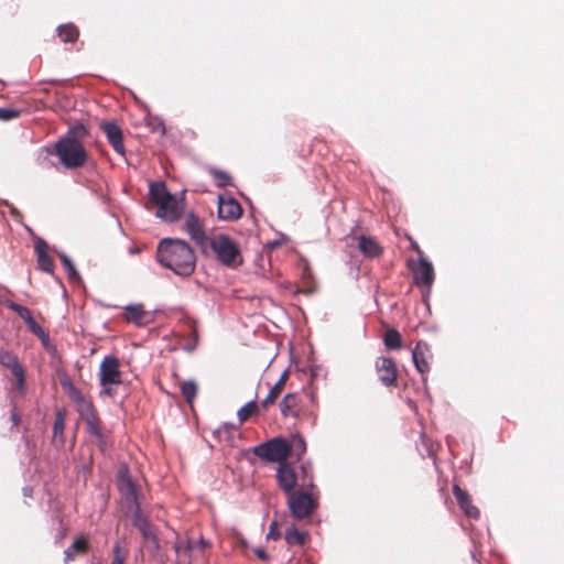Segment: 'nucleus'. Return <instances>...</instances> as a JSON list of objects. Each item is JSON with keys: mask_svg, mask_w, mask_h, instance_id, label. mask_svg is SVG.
Here are the masks:
<instances>
[{"mask_svg": "<svg viewBox=\"0 0 564 564\" xmlns=\"http://www.w3.org/2000/svg\"><path fill=\"white\" fill-rule=\"evenodd\" d=\"M160 264L181 276H189L196 267V256L191 246L175 238H163L156 249Z\"/></svg>", "mask_w": 564, "mask_h": 564, "instance_id": "f257e3e1", "label": "nucleus"}, {"mask_svg": "<svg viewBox=\"0 0 564 564\" xmlns=\"http://www.w3.org/2000/svg\"><path fill=\"white\" fill-rule=\"evenodd\" d=\"M88 134V129L82 123L70 127L67 133L55 142L50 154L57 156L65 169L83 167L88 161L83 140Z\"/></svg>", "mask_w": 564, "mask_h": 564, "instance_id": "f03ea898", "label": "nucleus"}, {"mask_svg": "<svg viewBox=\"0 0 564 564\" xmlns=\"http://www.w3.org/2000/svg\"><path fill=\"white\" fill-rule=\"evenodd\" d=\"M61 384L69 399L76 404L79 416L85 422L87 433L96 438L98 448L105 452L108 446L107 435L102 430V422L91 400L87 399L68 377L61 379Z\"/></svg>", "mask_w": 564, "mask_h": 564, "instance_id": "7ed1b4c3", "label": "nucleus"}, {"mask_svg": "<svg viewBox=\"0 0 564 564\" xmlns=\"http://www.w3.org/2000/svg\"><path fill=\"white\" fill-rule=\"evenodd\" d=\"M276 480L279 487L286 495L295 491L296 487L302 490L315 488L313 467L310 463L302 464L300 466V473L288 462L279 465Z\"/></svg>", "mask_w": 564, "mask_h": 564, "instance_id": "20e7f679", "label": "nucleus"}, {"mask_svg": "<svg viewBox=\"0 0 564 564\" xmlns=\"http://www.w3.org/2000/svg\"><path fill=\"white\" fill-rule=\"evenodd\" d=\"M149 199L158 208L156 217L171 223L181 217L183 207L176 197L167 191L163 182L150 184Z\"/></svg>", "mask_w": 564, "mask_h": 564, "instance_id": "39448f33", "label": "nucleus"}, {"mask_svg": "<svg viewBox=\"0 0 564 564\" xmlns=\"http://www.w3.org/2000/svg\"><path fill=\"white\" fill-rule=\"evenodd\" d=\"M210 248L216 259L227 268H238L242 264L243 258L239 246L226 235L215 236L210 242Z\"/></svg>", "mask_w": 564, "mask_h": 564, "instance_id": "423d86ee", "label": "nucleus"}, {"mask_svg": "<svg viewBox=\"0 0 564 564\" xmlns=\"http://www.w3.org/2000/svg\"><path fill=\"white\" fill-rule=\"evenodd\" d=\"M313 490L314 488L299 489L288 494V506L293 518L303 520L314 512L317 507V497L314 496Z\"/></svg>", "mask_w": 564, "mask_h": 564, "instance_id": "0eeeda50", "label": "nucleus"}, {"mask_svg": "<svg viewBox=\"0 0 564 564\" xmlns=\"http://www.w3.org/2000/svg\"><path fill=\"white\" fill-rule=\"evenodd\" d=\"M252 453L264 462L278 463L281 465L285 463L290 456V448L288 440L283 437H274L254 446L252 448Z\"/></svg>", "mask_w": 564, "mask_h": 564, "instance_id": "6e6552de", "label": "nucleus"}, {"mask_svg": "<svg viewBox=\"0 0 564 564\" xmlns=\"http://www.w3.org/2000/svg\"><path fill=\"white\" fill-rule=\"evenodd\" d=\"M99 381L104 388L102 393L109 397L113 395L112 386L122 383V373L120 371V361L115 356H106L100 364Z\"/></svg>", "mask_w": 564, "mask_h": 564, "instance_id": "1a4fd4ad", "label": "nucleus"}, {"mask_svg": "<svg viewBox=\"0 0 564 564\" xmlns=\"http://www.w3.org/2000/svg\"><path fill=\"white\" fill-rule=\"evenodd\" d=\"M409 268L412 271L414 283L419 286L430 289L434 282V269L432 263L421 257L419 262L410 261Z\"/></svg>", "mask_w": 564, "mask_h": 564, "instance_id": "9d476101", "label": "nucleus"}, {"mask_svg": "<svg viewBox=\"0 0 564 564\" xmlns=\"http://www.w3.org/2000/svg\"><path fill=\"white\" fill-rule=\"evenodd\" d=\"M376 372L380 382L386 387H395L398 382V367L390 357H378L375 362Z\"/></svg>", "mask_w": 564, "mask_h": 564, "instance_id": "9b49d317", "label": "nucleus"}, {"mask_svg": "<svg viewBox=\"0 0 564 564\" xmlns=\"http://www.w3.org/2000/svg\"><path fill=\"white\" fill-rule=\"evenodd\" d=\"M433 358L431 347L427 343L419 340L412 351V359L416 370L425 376L430 371V362ZM425 381V377H423Z\"/></svg>", "mask_w": 564, "mask_h": 564, "instance_id": "f8f14e48", "label": "nucleus"}, {"mask_svg": "<svg viewBox=\"0 0 564 564\" xmlns=\"http://www.w3.org/2000/svg\"><path fill=\"white\" fill-rule=\"evenodd\" d=\"M100 129L106 134L109 144L121 156H126V148L123 144V132L121 128L112 121H104Z\"/></svg>", "mask_w": 564, "mask_h": 564, "instance_id": "ddd939ff", "label": "nucleus"}, {"mask_svg": "<svg viewBox=\"0 0 564 564\" xmlns=\"http://www.w3.org/2000/svg\"><path fill=\"white\" fill-rule=\"evenodd\" d=\"M242 215V207L232 197H218V216L220 219L232 221L237 220Z\"/></svg>", "mask_w": 564, "mask_h": 564, "instance_id": "4468645a", "label": "nucleus"}, {"mask_svg": "<svg viewBox=\"0 0 564 564\" xmlns=\"http://www.w3.org/2000/svg\"><path fill=\"white\" fill-rule=\"evenodd\" d=\"M184 227L186 232L197 245L204 246L206 243L207 236L203 223L194 213L186 215Z\"/></svg>", "mask_w": 564, "mask_h": 564, "instance_id": "2eb2a0df", "label": "nucleus"}, {"mask_svg": "<svg viewBox=\"0 0 564 564\" xmlns=\"http://www.w3.org/2000/svg\"><path fill=\"white\" fill-rule=\"evenodd\" d=\"M117 485L120 494L127 499L134 501L137 499V488L133 482L129 469L126 465H122L117 474Z\"/></svg>", "mask_w": 564, "mask_h": 564, "instance_id": "dca6fc26", "label": "nucleus"}, {"mask_svg": "<svg viewBox=\"0 0 564 564\" xmlns=\"http://www.w3.org/2000/svg\"><path fill=\"white\" fill-rule=\"evenodd\" d=\"M453 494L458 506L468 518L477 519L479 517L480 511L473 505L471 497L467 491L463 490L458 485H454Z\"/></svg>", "mask_w": 564, "mask_h": 564, "instance_id": "f3484780", "label": "nucleus"}, {"mask_svg": "<svg viewBox=\"0 0 564 564\" xmlns=\"http://www.w3.org/2000/svg\"><path fill=\"white\" fill-rule=\"evenodd\" d=\"M6 305L11 311L15 312L26 323L30 332H32L34 335H43V327L35 322L31 311L28 307L22 306L13 301H8Z\"/></svg>", "mask_w": 564, "mask_h": 564, "instance_id": "a211bd4d", "label": "nucleus"}, {"mask_svg": "<svg viewBox=\"0 0 564 564\" xmlns=\"http://www.w3.org/2000/svg\"><path fill=\"white\" fill-rule=\"evenodd\" d=\"M280 411L284 417L297 419L301 414V397L297 393L286 394L280 402Z\"/></svg>", "mask_w": 564, "mask_h": 564, "instance_id": "6ab92c4d", "label": "nucleus"}, {"mask_svg": "<svg viewBox=\"0 0 564 564\" xmlns=\"http://www.w3.org/2000/svg\"><path fill=\"white\" fill-rule=\"evenodd\" d=\"M132 524L140 531L144 542L152 539V536H156L153 524L142 514L139 508L135 509L132 516Z\"/></svg>", "mask_w": 564, "mask_h": 564, "instance_id": "aec40b11", "label": "nucleus"}, {"mask_svg": "<svg viewBox=\"0 0 564 564\" xmlns=\"http://www.w3.org/2000/svg\"><path fill=\"white\" fill-rule=\"evenodd\" d=\"M35 252L37 256L39 268L47 273H53L54 271V260L47 253V245L45 241L40 240L35 243Z\"/></svg>", "mask_w": 564, "mask_h": 564, "instance_id": "412c9836", "label": "nucleus"}, {"mask_svg": "<svg viewBox=\"0 0 564 564\" xmlns=\"http://www.w3.org/2000/svg\"><path fill=\"white\" fill-rule=\"evenodd\" d=\"M88 550V540L85 536H79L64 551V562L68 564L75 560L76 555H84Z\"/></svg>", "mask_w": 564, "mask_h": 564, "instance_id": "4be33fe9", "label": "nucleus"}, {"mask_svg": "<svg viewBox=\"0 0 564 564\" xmlns=\"http://www.w3.org/2000/svg\"><path fill=\"white\" fill-rule=\"evenodd\" d=\"M289 378V372L284 371L276 383L271 388L265 399L261 402V408L267 410L269 406L274 404L279 395L282 393L286 380Z\"/></svg>", "mask_w": 564, "mask_h": 564, "instance_id": "5701e85b", "label": "nucleus"}, {"mask_svg": "<svg viewBox=\"0 0 564 564\" xmlns=\"http://www.w3.org/2000/svg\"><path fill=\"white\" fill-rule=\"evenodd\" d=\"M359 250L367 257L375 258L381 254L382 249L371 237L360 236L358 242Z\"/></svg>", "mask_w": 564, "mask_h": 564, "instance_id": "b1692460", "label": "nucleus"}, {"mask_svg": "<svg viewBox=\"0 0 564 564\" xmlns=\"http://www.w3.org/2000/svg\"><path fill=\"white\" fill-rule=\"evenodd\" d=\"M194 550H195V545L191 541L175 542L174 551L177 555V564H191L192 552Z\"/></svg>", "mask_w": 564, "mask_h": 564, "instance_id": "393cba45", "label": "nucleus"}, {"mask_svg": "<svg viewBox=\"0 0 564 564\" xmlns=\"http://www.w3.org/2000/svg\"><path fill=\"white\" fill-rule=\"evenodd\" d=\"M64 430H65V412L63 410H58L55 415V421L53 425V442L59 443L61 446L64 445Z\"/></svg>", "mask_w": 564, "mask_h": 564, "instance_id": "a878e982", "label": "nucleus"}, {"mask_svg": "<svg viewBox=\"0 0 564 564\" xmlns=\"http://www.w3.org/2000/svg\"><path fill=\"white\" fill-rule=\"evenodd\" d=\"M58 37L64 43H75L78 40L79 31L72 24H63L57 29Z\"/></svg>", "mask_w": 564, "mask_h": 564, "instance_id": "bb28decb", "label": "nucleus"}, {"mask_svg": "<svg viewBox=\"0 0 564 564\" xmlns=\"http://www.w3.org/2000/svg\"><path fill=\"white\" fill-rule=\"evenodd\" d=\"M147 313L143 310L142 305H129L124 308V319L134 323L137 325H141Z\"/></svg>", "mask_w": 564, "mask_h": 564, "instance_id": "cd10ccee", "label": "nucleus"}, {"mask_svg": "<svg viewBox=\"0 0 564 564\" xmlns=\"http://www.w3.org/2000/svg\"><path fill=\"white\" fill-rule=\"evenodd\" d=\"M290 448V455L294 454L297 459H301L306 452V442L300 434L292 436L291 441H288Z\"/></svg>", "mask_w": 564, "mask_h": 564, "instance_id": "c85d7f7f", "label": "nucleus"}, {"mask_svg": "<svg viewBox=\"0 0 564 564\" xmlns=\"http://www.w3.org/2000/svg\"><path fill=\"white\" fill-rule=\"evenodd\" d=\"M383 343L388 349L398 350L402 347V336L394 329H388L383 335Z\"/></svg>", "mask_w": 564, "mask_h": 564, "instance_id": "c756f323", "label": "nucleus"}, {"mask_svg": "<svg viewBox=\"0 0 564 564\" xmlns=\"http://www.w3.org/2000/svg\"><path fill=\"white\" fill-rule=\"evenodd\" d=\"M306 533L299 531L294 525H291L284 535V539L289 545H304L306 542Z\"/></svg>", "mask_w": 564, "mask_h": 564, "instance_id": "7c9ffc66", "label": "nucleus"}, {"mask_svg": "<svg viewBox=\"0 0 564 564\" xmlns=\"http://www.w3.org/2000/svg\"><path fill=\"white\" fill-rule=\"evenodd\" d=\"M181 392L188 404H192L197 395V384L193 380L181 383Z\"/></svg>", "mask_w": 564, "mask_h": 564, "instance_id": "2f4dec72", "label": "nucleus"}, {"mask_svg": "<svg viewBox=\"0 0 564 564\" xmlns=\"http://www.w3.org/2000/svg\"><path fill=\"white\" fill-rule=\"evenodd\" d=\"M128 556V549L122 547L120 542H116L112 546L110 564H126Z\"/></svg>", "mask_w": 564, "mask_h": 564, "instance_id": "473e14b6", "label": "nucleus"}, {"mask_svg": "<svg viewBox=\"0 0 564 564\" xmlns=\"http://www.w3.org/2000/svg\"><path fill=\"white\" fill-rule=\"evenodd\" d=\"M261 408V404L258 405L256 401H250L246 403L239 411H238V419L239 421L246 422L251 415L256 414L259 409Z\"/></svg>", "mask_w": 564, "mask_h": 564, "instance_id": "72a5a7b5", "label": "nucleus"}, {"mask_svg": "<svg viewBox=\"0 0 564 564\" xmlns=\"http://www.w3.org/2000/svg\"><path fill=\"white\" fill-rule=\"evenodd\" d=\"M58 257H59V260H61L63 267L67 271L68 278L70 280H78L79 273L77 272L72 260L65 253H59Z\"/></svg>", "mask_w": 564, "mask_h": 564, "instance_id": "f704fd0d", "label": "nucleus"}, {"mask_svg": "<svg viewBox=\"0 0 564 564\" xmlns=\"http://www.w3.org/2000/svg\"><path fill=\"white\" fill-rule=\"evenodd\" d=\"M13 389L20 394L24 395L25 393V381H26V373H20L18 376L13 377Z\"/></svg>", "mask_w": 564, "mask_h": 564, "instance_id": "c9c22d12", "label": "nucleus"}, {"mask_svg": "<svg viewBox=\"0 0 564 564\" xmlns=\"http://www.w3.org/2000/svg\"><path fill=\"white\" fill-rule=\"evenodd\" d=\"M18 359L19 358L14 352L7 349L0 350V365L2 367L10 366V364L14 362Z\"/></svg>", "mask_w": 564, "mask_h": 564, "instance_id": "e433bc0d", "label": "nucleus"}, {"mask_svg": "<svg viewBox=\"0 0 564 564\" xmlns=\"http://www.w3.org/2000/svg\"><path fill=\"white\" fill-rule=\"evenodd\" d=\"M21 111L14 108H0V120L10 121L12 119H17Z\"/></svg>", "mask_w": 564, "mask_h": 564, "instance_id": "4c0bfd02", "label": "nucleus"}, {"mask_svg": "<svg viewBox=\"0 0 564 564\" xmlns=\"http://www.w3.org/2000/svg\"><path fill=\"white\" fill-rule=\"evenodd\" d=\"M213 176L218 182L219 186H226L229 184L230 176L224 171L215 170L213 171Z\"/></svg>", "mask_w": 564, "mask_h": 564, "instance_id": "58836bf2", "label": "nucleus"}, {"mask_svg": "<svg viewBox=\"0 0 564 564\" xmlns=\"http://www.w3.org/2000/svg\"><path fill=\"white\" fill-rule=\"evenodd\" d=\"M148 126L151 128L153 132H159L161 134L165 133V126L163 121L158 118L150 119Z\"/></svg>", "mask_w": 564, "mask_h": 564, "instance_id": "ea45409f", "label": "nucleus"}, {"mask_svg": "<svg viewBox=\"0 0 564 564\" xmlns=\"http://www.w3.org/2000/svg\"><path fill=\"white\" fill-rule=\"evenodd\" d=\"M145 547L149 550V552L151 554L155 555L160 551V547H161L158 535L152 536V539L148 540L145 542Z\"/></svg>", "mask_w": 564, "mask_h": 564, "instance_id": "a19ab883", "label": "nucleus"}, {"mask_svg": "<svg viewBox=\"0 0 564 564\" xmlns=\"http://www.w3.org/2000/svg\"><path fill=\"white\" fill-rule=\"evenodd\" d=\"M281 536V533L279 531V524L276 521H273L269 527V532L267 533L268 540H279Z\"/></svg>", "mask_w": 564, "mask_h": 564, "instance_id": "79ce46f5", "label": "nucleus"}, {"mask_svg": "<svg viewBox=\"0 0 564 564\" xmlns=\"http://www.w3.org/2000/svg\"><path fill=\"white\" fill-rule=\"evenodd\" d=\"M4 368L9 369L13 377L25 372V369L19 359L10 364V366H6Z\"/></svg>", "mask_w": 564, "mask_h": 564, "instance_id": "37998d69", "label": "nucleus"}, {"mask_svg": "<svg viewBox=\"0 0 564 564\" xmlns=\"http://www.w3.org/2000/svg\"><path fill=\"white\" fill-rule=\"evenodd\" d=\"M11 421H12V423H13V425H14V426H18V425L20 424V422H21V416H20V414L17 412V410H15V409H13V410L11 411Z\"/></svg>", "mask_w": 564, "mask_h": 564, "instance_id": "c03bdc74", "label": "nucleus"}, {"mask_svg": "<svg viewBox=\"0 0 564 564\" xmlns=\"http://www.w3.org/2000/svg\"><path fill=\"white\" fill-rule=\"evenodd\" d=\"M254 554L262 561H267L269 558L267 552L262 549L254 550Z\"/></svg>", "mask_w": 564, "mask_h": 564, "instance_id": "a18cd8bd", "label": "nucleus"}, {"mask_svg": "<svg viewBox=\"0 0 564 564\" xmlns=\"http://www.w3.org/2000/svg\"><path fill=\"white\" fill-rule=\"evenodd\" d=\"M44 346H47L48 345V341H50V337H48V334L43 329V335H35Z\"/></svg>", "mask_w": 564, "mask_h": 564, "instance_id": "49530a36", "label": "nucleus"}, {"mask_svg": "<svg viewBox=\"0 0 564 564\" xmlns=\"http://www.w3.org/2000/svg\"><path fill=\"white\" fill-rule=\"evenodd\" d=\"M409 239H410V241H411V248L422 257L423 251L421 250V248H420V246L417 245V242H416V241H414L412 238H409Z\"/></svg>", "mask_w": 564, "mask_h": 564, "instance_id": "de8ad7c7", "label": "nucleus"}, {"mask_svg": "<svg viewBox=\"0 0 564 564\" xmlns=\"http://www.w3.org/2000/svg\"><path fill=\"white\" fill-rule=\"evenodd\" d=\"M208 545L209 543L205 539H200L197 545H195V549L198 547L200 551H204Z\"/></svg>", "mask_w": 564, "mask_h": 564, "instance_id": "09e8293b", "label": "nucleus"}, {"mask_svg": "<svg viewBox=\"0 0 564 564\" xmlns=\"http://www.w3.org/2000/svg\"><path fill=\"white\" fill-rule=\"evenodd\" d=\"M192 336H193L194 346H195L197 340H198V333H197V329L195 327H193V329H192Z\"/></svg>", "mask_w": 564, "mask_h": 564, "instance_id": "8fccbe9b", "label": "nucleus"}]
</instances>
